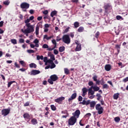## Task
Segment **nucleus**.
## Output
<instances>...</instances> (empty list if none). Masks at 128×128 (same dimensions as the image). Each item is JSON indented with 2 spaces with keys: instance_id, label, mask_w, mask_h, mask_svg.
<instances>
[{
  "instance_id": "obj_1",
  "label": "nucleus",
  "mask_w": 128,
  "mask_h": 128,
  "mask_svg": "<svg viewBox=\"0 0 128 128\" xmlns=\"http://www.w3.org/2000/svg\"><path fill=\"white\" fill-rule=\"evenodd\" d=\"M58 80V77L56 74H53L50 76V78L48 79V82L50 84H54V82H56Z\"/></svg>"
},
{
  "instance_id": "obj_2",
  "label": "nucleus",
  "mask_w": 128,
  "mask_h": 128,
  "mask_svg": "<svg viewBox=\"0 0 128 128\" xmlns=\"http://www.w3.org/2000/svg\"><path fill=\"white\" fill-rule=\"evenodd\" d=\"M21 32H22L24 34L26 35V36H28V34L34 32V28H27L25 30H24V29H22Z\"/></svg>"
},
{
  "instance_id": "obj_3",
  "label": "nucleus",
  "mask_w": 128,
  "mask_h": 128,
  "mask_svg": "<svg viewBox=\"0 0 128 128\" xmlns=\"http://www.w3.org/2000/svg\"><path fill=\"white\" fill-rule=\"evenodd\" d=\"M62 40L64 44H70V36L68 34L63 36Z\"/></svg>"
},
{
  "instance_id": "obj_4",
  "label": "nucleus",
  "mask_w": 128,
  "mask_h": 128,
  "mask_svg": "<svg viewBox=\"0 0 128 128\" xmlns=\"http://www.w3.org/2000/svg\"><path fill=\"white\" fill-rule=\"evenodd\" d=\"M96 110H98V114H102L104 112V107L100 104H96L95 106Z\"/></svg>"
},
{
  "instance_id": "obj_5",
  "label": "nucleus",
  "mask_w": 128,
  "mask_h": 128,
  "mask_svg": "<svg viewBox=\"0 0 128 128\" xmlns=\"http://www.w3.org/2000/svg\"><path fill=\"white\" fill-rule=\"evenodd\" d=\"M76 118L72 116L69 118L68 124L69 126H74L76 122Z\"/></svg>"
},
{
  "instance_id": "obj_6",
  "label": "nucleus",
  "mask_w": 128,
  "mask_h": 128,
  "mask_svg": "<svg viewBox=\"0 0 128 128\" xmlns=\"http://www.w3.org/2000/svg\"><path fill=\"white\" fill-rule=\"evenodd\" d=\"M104 8L105 10V14H108V11L112 10V5L107 4L104 6Z\"/></svg>"
},
{
  "instance_id": "obj_7",
  "label": "nucleus",
  "mask_w": 128,
  "mask_h": 128,
  "mask_svg": "<svg viewBox=\"0 0 128 128\" xmlns=\"http://www.w3.org/2000/svg\"><path fill=\"white\" fill-rule=\"evenodd\" d=\"M30 20L29 18H27L24 20V24H26V26L27 28H34V26L30 24Z\"/></svg>"
},
{
  "instance_id": "obj_8",
  "label": "nucleus",
  "mask_w": 128,
  "mask_h": 128,
  "mask_svg": "<svg viewBox=\"0 0 128 128\" xmlns=\"http://www.w3.org/2000/svg\"><path fill=\"white\" fill-rule=\"evenodd\" d=\"M66 98H64V96H61L56 99H55L54 102H57V104H62V101L64 100Z\"/></svg>"
},
{
  "instance_id": "obj_9",
  "label": "nucleus",
  "mask_w": 128,
  "mask_h": 128,
  "mask_svg": "<svg viewBox=\"0 0 128 128\" xmlns=\"http://www.w3.org/2000/svg\"><path fill=\"white\" fill-rule=\"evenodd\" d=\"M10 108L2 109V114L4 116H6L10 114Z\"/></svg>"
},
{
  "instance_id": "obj_10",
  "label": "nucleus",
  "mask_w": 128,
  "mask_h": 128,
  "mask_svg": "<svg viewBox=\"0 0 128 128\" xmlns=\"http://www.w3.org/2000/svg\"><path fill=\"white\" fill-rule=\"evenodd\" d=\"M72 114L74 118H80V110H77L74 112H73Z\"/></svg>"
},
{
  "instance_id": "obj_11",
  "label": "nucleus",
  "mask_w": 128,
  "mask_h": 128,
  "mask_svg": "<svg viewBox=\"0 0 128 128\" xmlns=\"http://www.w3.org/2000/svg\"><path fill=\"white\" fill-rule=\"evenodd\" d=\"M21 8H25L26 10H28V8H30V4L26 2H22L20 6Z\"/></svg>"
},
{
  "instance_id": "obj_12",
  "label": "nucleus",
  "mask_w": 128,
  "mask_h": 128,
  "mask_svg": "<svg viewBox=\"0 0 128 128\" xmlns=\"http://www.w3.org/2000/svg\"><path fill=\"white\" fill-rule=\"evenodd\" d=\"M52 44H54V46L52 48H48V50H50V52H51V50H54V48H56V40L54 39L52 40Z\"/></svg>"
},
{
  "instance_id": "obj_13",
  "label": "nucleus",
  "mask_w": 128,
  "mask_h": 128,
  "mask_svg": "<svg viewBox=\"0 0 128 128\" xmlns=\"http://www.w3.org/2000/svg\"><path fill=\"white\" fill-rule=\"evenodd\" d=\"M80 104H83V106H88L90 104V100H83L82 102H80Z\"/></svg>"
},
{
  "instance_id": "obj_14",
  "label": "nucleus",
  "mask_w": 128,
  "mask_h": 128,
  "mask_svg": "<svg viewBox=\"0 0 128 128\" xmlns=\"http://www.w3.org/2000/svg\"><path fill=\"white\" fill-rule=\"evenodd\" d=\"M76 96H77L76 92L74 93L73 94H72L70 98L68 99V102H70L72 100H75V98H76Z\"/></svg>"
},
{
  "instance_id": "obj_15",
  "label": "nucleus",
  "mask_w": 128,
  "mask_h": 128,
  "mask_svg": "<svg viewBox=\"0 0 128 128\" xmlns=\"http://www.w3.org/2000/svg\"><path fill=\"white\" fill-rule=\"evenodd\" d=\"M40 74V71L38 70H34L30 72V76H36V74Z\"/></svg>"
},
{
  "instance_id": "obj_16",
  "label": "nucleus",
  "mask_w": 128,
  "mask_h": 128,
  "mask_svg": "<svg viewBox=\"0 0 128 128\" xmlns=\"http://www.w3.org/2000/svg\"><path fill=\"white\" fill-rule=\"evenodd\" d=\"M82 96L84 98L86 96V94H88V88H82Z\"/></svg>"
},
{
  "instance_id": "obj_17",
  "label": "nucleus",
  "mask_w": 128,
  "mask_h": 128,
  "mask_svg": "<svg viewBox=\"0 0 128 128\" xmlns=\"http://www.w3.org/2000/svg\"><path fill=\"white\" fill-rule=\"evenodd\" d=\"M92 80H94V82H96V84L100 86V80H98V76L96 75H95L92 77Z\"/></svg>"
},
{
  "instance_id": "obj_18",
  "label": "nucleus",
  "mask_w": 128,
  "mask_h": 128,
  "mask_svg": "<svg viewBox=\"0 0 128 128\" xmlns=\"http://www.w3.org/2000/svg\"><path fill=\"white\" fill-rule=\"evenodd\" d=\"M23 117L24 118V120H30V115L28 113H25L23 115Z\"/></svg>"
},
{
  "instance_id": "obj_19",
  "label": "nucleus",
  "mask_w": 128,
  "mask_h": 128,
  "mask_svg": "<svg viewBox=\"0 0 128 128\" xmlns=\"http://www.w3.org/2000/svg\"><path fill=\"white\" fill-rule=\"evenodd\" d=\"M90 107L92 108H94V106H96V101H92L90 102Z\"/></svg>"
},
{
  "instance_id": "obj_20",
  "label": "nucleus",
  "mask_w": 128,
  "mask_h": 128,
  "mask_svg": "<svg viewBox=\"0 0 128 128\" xmlns=\"http://www.w3.org/2000/svg\"><path fill=\"white\" fill-rule=\"evenodd\" d=\"M105 70H106V72H110V70H112V66L110 64H106L104 67Z\"/></svg>"
},
{
  "instance_id": "obj_21",
  "label": "nucleus",
  "mask_w": 128,
  "mask_h": 128,
  "mask_svg": "<svg viewBox=\"0 0 128 128\" xmlns=\"http://www.w3.org/2000/svg\"><path fill=\"white\" fill-rule=\"evenodd\" d=\"M90 94L91 96H94V91L92 90V87L88 89V96H90Z\"/></svg>"
},
{
  "instance_id": "obj_22",
  "label": "nucleus",
  "mask_w": 128,
  "mask_h": 128,
  "mask_svg": "<svg viewBox=\"0 0 128 128\" xmlns=\"http://www.w3.org/2000/svg\"><path fill=\"white\" fill-rule=\"evenodd\" d=\"M31 122L32 124L36 126V124H38V120L36 118H32Z\"/></svg>"
},
{
  "instance_id": "obj_23",
  "label": "nucleus",
  "mask_w": 128,
  "mask_h": 128,
  "mask_svg": "<svg viewBox=\"0 0 128 128\" xmlns=\"http://www.w3.org/2000/svg\"><path fill=\"white\" fill-rule=\"evenodd\" d=\"M75 50L76 52H80V50H82V44H78L75 49Z\"/></svg>"
},
{
  "instance_id": "obj_24",
  "label": "nucleus",
  "mask_w": 128,
  "mask_h": 128,
  "mask_svg": "<svg viewBox=\"0 0 128 128\" xmlns=\"http://www.w3.org/2000/svg\"><path fill=\"white\" fill-rule=\"evenodd\" d=\"M91 88H93L94 92H98L100 90V87L97 86H92Z\"/></svg>"
},
{
  "instance_id": "obj_25",
  "label": "nucleus",
  "mask_w": 128,
  "mask_h": 128,
  "mask_svg": "<svg viewBox=\"0 0 128 128\" xmlns=\"http://www.w3.org/2000/svg\"><path fill=\"white\" fill-rule=\"evenodd\" d=\"M65 50L66 47H64V46H60L58 48L60 52H64Z\"/></svg>"
},
{
  "instance_id": "obj_26",
  "label": "nucleus",
  "mask_w": 128,
  "mask_h": 128,
  "mask_svg": "<svg viewBox=\"0 0 128 128\" xmlns=\"http://www.w3.org/2000/svg\"><path fill=\"white\" fill-rule=\"evenodd\" d=\"M52 36H48L47 34L44 35V40H50V38H52Z\"/></svg>"
},
{
  "instance_id": "obj_27",
  "label": "nucleus",
  "mask_w": 128,
  "mask_h": 128,
  "mask_svg": "<svg viewBox=\"0 0 128 128\" xmlns=\"http://www.w3.org/2000/svg\"><path fill=\"white\" fill-rule=\"evenodd\" d=\"M96 96L97 97L96 98L97 100H100L102 99V95H100V94L98 93L96 94Z\"/></svg>"
},
{
  "instance_id": "obj_28",
  "label": "nucleus",
  "mask_w": 128,
  "mask_h": 128,
  "mask_svg": "<svg viewBox=\"0 0 128 128\" xmlns=\"http://www.w3.org/2000/svg\"><path fill=\"white\" fill-rule=\"evenodd\" d=\"M84 30V28L83 26H80L78 29V32H82Z\"/></svg>"
},
{
  "instance_id": "obj_29",
  "label": "nucleus",
  "mask_w": 128,
  "mask_h": 128,
  "mask_svg": "<svg viewBox=\"0 0 128 128\" xmlns=\"http://www.w3.org/2000/svg\"><path fill=\"white\" fill-rule=\"evenodd\" d=\"M30 68H36V65L34 63H31L29 64Z\"/></svg>"
},
{
  "instance_id": "obj_30",
  "label": "nucleus",
  "mask_w": 128,
  "mask_h": 128,
  "mask_svg": "<svg viewBox=\"0 0 128 128\" xmlns=\"http://www.w3.org/2000/svg\"><path fill=\"white\" fill-rule=\"evenodd\" d=\"M57 14H58V12L52 11L51 12L50 16H52V18H54V16H56Z\"/></svg>"
},
{
  "instance_id": "obj_31",
  "label": "nucleus",
  "mask_w": 128,
  "mask_h": 128,
  "mask_svg": "<svg viewBox=\"0 0 128 128\" xmlns=\"http://www.w3.org/2000/svg\"><path fill=\"white\" fill-rule=\"evenodd\" d=\"M114 122H120V118L119 116L115 117L114 118Z\"/></svg>"
},
{
  "instance_id": "obj_32",
  "label": "nucleus",
  "mask_w": 128,
  "mask_h": 128,
  "mask_svg": "<svg viewBox=\"0 0 128 128\" xmlns=\"http://www.w3.org/2000/svg\"><path fill=\"white\" fill-rule=\"evenodd\" d=\"M118 96H120L119 93L114 94V100H118Z\"/></svg>"
},
{
  "instance_id": "obj_33",
  "label": "nucleus",
  "mask_w": 128,
  "mask_h": 128,
  "mask_svg": "<svg viewBox=\"0 0 128 128\" xmlns=\"http://www.w3.org/2000/svg\"><path fill=\"white\" fill-rule=\"evenodd\" d=\"M36 60H44V56H40V55H38L36 56Z\"/></svg>"
},
{
  "instance_id": "obj_34",
  "label": "nucleus",
  "mask_w": 128,
  "mask_h": 128,
  "mask_svg": "<svg viewBox=\"0 0 128 128\" xmlns=\"http://www.w3.org/2000/svg\"><path fill=\"white\" fill-rule=\"evenodd\" d=\"M74 26L75 28H78V26H80V23L78 22H76L74 23Z\"/></svg>"
},
{
  "instance_id": "obj_35",
  "label": "nucleus",
  "mask_w": 128,
  "mask_h": 128,
  "mask_svg": "<svg viewBox=\"0 0 128 128\" xmlns=\"http://www.w3.org/2000/svg\"><path fill=\"white\" fill-rule=\"evenodd\" d=\"M101 84L102 86H103L102 88H106V90H108V88H110V86H108V84Z\"/></svg>"
},
{
  "instance_id": "obj_36",
  "label": "nucleus",
  "mask_w": 128,
  "mask_h": 128,
  "mask_svg": "<svg viewBox=\"0 0 128 128\" xmlns=\"http://www.w3.org/2000/svg\"><path fill=\"white\" fill-rule=\"evenodd\" d=\"M14 82H16V81L14 80L8 82V88H10V86H12V84Z\"/></svg>"
},
{
  "instance_id": "obj_37",
  "label": "nucleus",
  "mask_w": 128,
  "mask_h": 128,
  "mask_svg": "<svg viewBox=\"0 0 128 128\" xmlns=\"http://www.w3.org/2000/svg\"><path fill=\"white\" fill-rule=\"evenodd\" d=\"M39 30H40V27L38 26H36V36H38Z\"/></svg>"
},
{
  "instance_id": "obj_38",
  "label": "nucleus",
  "mask_w": 128,
  "mask_h": 128,
  "mask_svg": "<svg viewBox=\"0 0 128 128\" xmlns=\"http://www.w3.org/2000/svg\"><path fill=\"white\" fill-rule=\"evenodd\" d=\"M10 42L12 44H18V42L16 39H12Z\"/></svg>"
},
{
  "instance_id": "obj_39",
  "label": "nucleus",
  "mask_w": 128,
  "mask_h": 128,
  "mask_svg": "<svg viewBox=\"0 0 128 128\" xmlns=\"http://www.w3.org/2000/svg\"><path fill=\"white\" fill-rule=\"evenodd\" d=\"M100 32L98 31L95 34L96 38H100Z\"/></svg>"
},
{
  "instance_id": "obj_40",
  "label": "nucleus",
  "mask_w": 128,
  "mask_h": 128,
  "mask_svg": "<svg viewBox=\"0 0 128 128\" xmlns=\"http://www.w3.org/2000/svg\"><path fill=\"white\" fill-rule=\"evenodd\" d=\"M3 4L5 6H8V4H10V0H6L4 2H3Z\"/></svg>"
},
{
  "instance_id": "obj_41",
  "label": "nucleus",
  "mask_w": 128,
  "mask_h": 128,
  "mask_svg": "<svg viewBox=\"0 0 128 128\" xmlns=\"http://www.w3.org/2000/svg\"><path fill=\"white\" fill-rule=\"evenodd\" d=\"M50 108H51V110H56V106H54V105H51L50 106Z\"/></svg>"
},
{
  "instance_id": "obj_42",
  "label": "nucleus",
  "mask_w": 128,
  "mask_h": 128,
  "mask_svg": "<svg viewBox=\"0 0 128 128\" xmlns=\"http://www.w3.org/2000/svg\"><path fill=\"white\" fill-rule=\"evenodd\" d=\"M116 18L118 20H124V18H122V17L120 16H116Z\"/></svg>"
},
{
  "instance_id": "obj_43",
  "label": "nucleus",
  "mask_w": 128,
  "mask_h": 128,
  "mask_svg": "<svg viewBox=\"0 0 128 128\" xmlns=\"http://www.w3.org/2000/svg\"><path fill=\"white\" fill-rule=\"evenodd\" d=\"M64 74H70V70H68V69L66 68L64 69Z\"/></svg>"
},
{
  "instance_id": "obj_44",
  "label": "nucleus",
  "mask_w": 128,
  "mask_h": 128,
  "mask_svg": "<svg viewBox=\"0 0 128 128\" xmlns=\"http://www.w3.org/2000/svg\"><path fill=\"white\" fill-rule=\"evenodd\" d=\"M42 48H48V44H43Z\"/></svg>"
},
{
  "instance_id": "obj_45",
  "label": "nucleus",
  "mask_w": 128,
  "mask_h": 128,
  "mask_svg": "<svg viewBox=\"0 0 128 128\" xmlns=\"http://www.w3.org/2000/svg\"><path fill=\"white\" fill-rule=\"evenodd\" d=\"M27 52L28 54H34V50H27Z\"/></svg>"
},
{
  "instance_id": "obj_46",
  "label": "nucleus",
  "mask_w": 128,
  "mask_h": 128,
  "mask_svg": "<svg viewBox=\"0 0 128 128\" xmlns=\"http://www.w3.org/2000/svg\"><path fill=\"white\" fill-rule=\"evenodd\" d=\"M56 66V64H54V63L53 62L51 64V66H50V68H52V69L54 68Z\"/></svg>"
},
{
  "instance_id": "obj_47",
  "label": "nucleus",
  "mask_w": 128,
  "mask_h": 128,
  "mask_svg": "<svg viewBox=\"0 0 128 128\" xmlns=\"http://www.w3.org/2000/svg\"><path fill=\"white\" fill-rule=\"evenodd\" d=\"M19 62L22 65V66H26V64H24V60H20Z\"/></svg>"
},
{
  "instance_id": "obj_48",
  "label": "nucleus",
  "mask_w": 128,
  "mask_h": 128,
  "mask_svg": "<svg viewBox=\"0 0 128 128\" xmlns=\"http://www.w3.org/2000/svg\"><path fill=\"white\" fill-rule=\"evenodd\" d=\"M50 57V59L52 60H56V58H54V54H51Z\"/></svg>"
},
{
  "instance_id": "obj_49",
  "label": "nucleus",
  "mask_w": 128,
  "mask_h": 128,
  "mask_svg": "<svg viewBox=\"0 0 128 128\" xmlns=\"http://www.w3.org/2000/svg\"><path fill=\"white\" fill-rule=\"evenodd\" d=\"M14 66L16 68H20V66L18 64V62H14Z\"/></svg>"
},
{
  "instance_id": "obj_50",
  "label": "nucleus",
  "mask_w": 128,
  "mask_h": 128,
  "mask_svg": "<svg viewBox=\"0 0 128 128\" xmlns=\"http://www.w3.org/2000/svg\"><path fill=\"white\" fill-rule=\"evenodd\" d=\"M70 27H68L65 30H64V33L66 34V32H68V30H70Z\"/></svg>"
},
{
  "instance_id": "obj_51",
  "label": "nucleus",
  "mask_w": 128,
  "mask_h": 128,
  "mask_svg": "<svg viewBox=\"0 0 128 128\" xmlns=\"http://www.w3.org/2000/svg\"><path fill=\"white\" fill-rule=\"evenodd\" d=\"M99 102H100L102 106H104V100L102 99H100V100H98Z\"/></svg>"
},
{
  "instance_id": "obj_52",
  "label": "nucleus",
  "mask_w": 128,
  "mask_h": 128,
  "mask_svg": "<svg viewBox=\"0 0 128 128\" xmlns=\"http://www.w3.org/2000/svg\"><path fill=\"white\" fill-rule=\"evenodd\" d=\"M19 42L20 44H24V40L22 38H20L19 40Z\"/></svg>"
},
{
  "instance_id": "obj_53",
  "label": "nucleus",
  "mask_w": 128,
  "mask_h": 128,
  "mask_svg": "<svg viewBox=\"0 0 128 128\" xmlns=\"http://www.w3.org/2000/svg\"><path fill=\"white\" fill-rule=\"evenodd\" d=\"M44 62H48V57L45 56L44 58Z\"/></svg>"
},
{
  "instance_id": "obj_54",
  "label": "nucleus",
  "mask_w": 128,
  "mask_h": 128,
  "mask_svg": "<svg viewBox=\"0 0 128 128\" xmlns=\"http://www.w3.org/2000/svg\"><path fill=\"white\" fill-rule=\"evenodd\" d=\"M88 86H94V82L92 81H90L88 84Z\"/></svg>"
},
{
  "instance_id": "obj_55",
  "label": "nucleus",
  "mask_w": 128,
  "mask_h": 128,
  "mask_svg": "<svg viewBox=\"0 0 128 128\" xmlns=\"http://www.w3.org/2000/svg\"><path fill=\"white\" fill-rule=\"evenodd\" d=\"M78 102H82V96H80L78 98Z\"/></svg>"
},
{
  "instance_id": "obj_56",
  "label": "nucleus",
  "mask_w": 128,
  "mask_h": 128,
  "mask_svg": "<svg viewBox=\"0 0 128 128\" xmlns=\"http://www.w3.org/2000/svg\"><path fill=\"white\" fill-rule=\"evenodd\" d=\"M24 106H30V102H26L24 104Z\"/></svg>"
},
{
  "instance_id": "obj_57",
  "label": "nucleus",
  "mask_w": 128,
  "mask_h": 128,
  "mask_svg": "<svg viewBox=\"0 0 128 128\" xmlns=\"http://www.w3.org/2000/svg\"><path fill=\"white\" fill-rule=\"evenodd\" d=\"M115 48H117V50H120V45L116 44Z\"/></svg>"
},
{
  "instance_id": "obj_58",
  "label": "nucleus",
  "mask_w": 128,
  "mask_h": 128,
  "mask_svg": "<svg viewBox=\"0 0 128 128\" xmlns=\"http://www.w3.org/2000/svg\"><path fill=\"white\" fill-rule=\"evenodd\" d=\"M54 53L55 54H58V50L54 49Z\"/></svg>"
},
{
  "instance_id": "obj_59",
  "label": "nucleus",
  "mask_w": 128,
  "mask_h": 128,
  "mask_svg": "<svg viewBox=\"0 0 128 128\" xmlns=\"http://www.w3.org/2000/svg\"><path fill=\"white\" fill-rule=\"evenodd\" d=\"M122 82H128V77L123 79Z\"/></svg>"
},
{
  "instance_id": "obj_60",
  "label": "nucleus",
  "mask_w": 128,
  "mask_h": 128,
  "mask_svg": "<svg viewBox=\"0 0 128 128\" xmlns=\"http://www.w3.org/2000/svg\"><path fill=\"white\" fill-rule=\"evenodd\" d=\"M47 62H48V64H52L54 62V61L52 60H48Z\"/></svg>"
},
{
  "instance_id": "obj_61",
  "label": "nucleus",
  "mask_w": 128,
  "mask_h": 128,
  "mask_svg": "<svg viewBox=\"0 0 128 128\" xmlns=\"http://www.w3.org/2000/svg\"><path fill=\"white\" fill-rule=\"evenodd\" d=\"M4 21H0V28H2L3 26H4Z\"/></svg>"
},
{
  "instance_id": "obj_62",
  "label": "nucleus",
  "mask_w": 128,
  "mask_h": 128,
  "mask_svg": "<svg viewBox=\"0 0 128 128\" xmlns=\"http://www.w3.org/2000/svg\"><path fill=\"white\" fill-rule=\"evenodd\" d=\"M62 40V38H60V36H56V42H60Z\"/></svg>"
},
{
  "instance_id": "obj_63",
  "label": "nucleus",
  "mask_w": 128,
  "mask_h": 128,
  "mask_svg": "<svg viewBox=\"0 0 128 128\" xmlns=\"http://www.w3.org/2000/svg\"><path fill=\"white\" fill-rule=\"evenodd\" d=\"M39 41L38 40L37 38L35 39L34 40V44H38Z\"/></svg>"
},
{
  "instance_id": "obj_64",
  "label": "nucleus",
  "mask_w": 128,
  "mask_h": 128,
  "mask_svg": "<svg viewBox=\"0 0 128 128\" xmlns=\"http://www.w3.org/2000/svg\"><path fill=\"white\" fill-rule=\"evenodd\" d=\"M44 14H48V10H46L43 12Z\"/></svg>"
}]
</instances>
